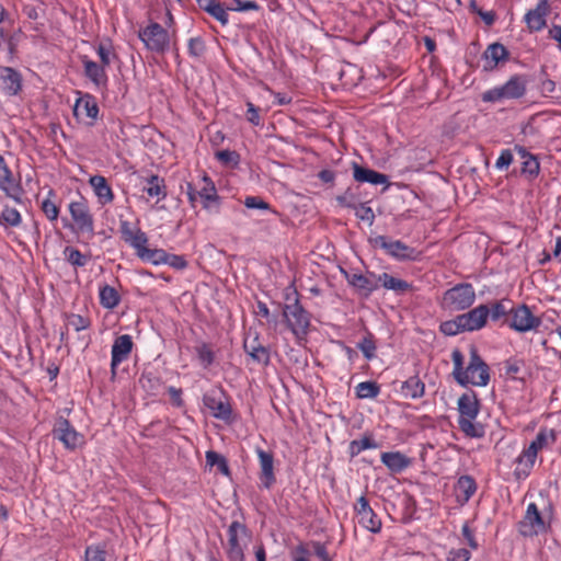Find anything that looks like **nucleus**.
Segmentation results:
<instances>
[{
	"label": "nucleus",
	"instance_id": "4468645a",
	"mask_svg": "<svg viewBox=\"0 0 561 561\" xmlns=\"http://www.w3.org/2000/svg\"><path fill=\"white\" fill-rule=\"evenodd\" d=\"M355 511L360 526L374 534L380 531L381 520L377 517L365 496H360L357 500Z\"/></svg>",
	"mask_w": 561,
	"mask_h": 561
},
{
	"label": "nucleus",
	"instance_id": "4d7b16f0",
	"mask_svg": "<svg viewBox=\"0 0 561 561\" xmlns=\"http://www.w3.org/2000/svg\"><path fill=\"white\" fill-rule=\"evenodd\" d=\"M356 209V217L359 218L363 221L368 222L371 225L375 220V214L373 209L365 204L359 203V207Z\"/></svg>",
	"mask_w": 561,
	"mask_h": 561
},
{
	"label": "nucleus",
	"instance_id": "f8f14e48",
	"mask_svg": "<svg viewBox=\"0 0 561 561\" xmlns=\"http://www.w3.org/2000/svg\"><path fill=\"white\" fill-rule=\"evenodd\" d=\"M0 190L16 204H23L24 188L20 180L14 179L11 170L0 154Z\"/></svg>",
	"mask_w": 561,
	"mask_h": 561
},
{
	"label": "nucleus",
	"instance_id": "052dcab7",
	"mask_svg": "<svg viewBox=\"0 0 561 561\" xmlns=\"http://www.w3.org/2000/svg\"><path fill=\"white\" fill-rule=\"evenodd\" d=\"M216 158L225 164H229V163L237 164L239 161V154L236 151H231V150L217 151Z\"/></svg>",
	"mask_w": 561,
	"mask_h": 561
},
{
	"label": "nucleus",
	"instance_id": "f03ea898",
	"mask_svg": "<svg viewBox=\"0 0 561 561\" xmlns=\"http://www.w3.org/2000/svg\"><path fill=\"white\" fill-rule=\"evenodd\" d=\"M458 425L466 436L474 438L482 437L484 430L482 425L474 422L480 411L479 400L474 391L470 390L465 392L458 399Z\"/></svg>",
	"mask_w": 561,
	"mask_h": 561
},
{
	"label": "nucleus",
	"instance_id": "9d476101",
	"mask_svg": "<svg viewBox=\"0 0 561 561\" xmlns=\"http://www.w3.org/2000/svg\"><path fill=\"white\" fill-rule=\"evenodd\" d=\"M247 526L238 520H233L227 530L228 545L227 556L229 561H244V552L241 546V539L248 537Z\"/></svg>",
	"mask_w": 561,
	"mask_h": 561
},
{
	"label": "nucleus",
	"instance_id": "423d86ee",
	"mask_svg": "<svg viewBox=\"0 0 561 561\" xmlns=\"http://www.w3.org/2000/svg\"><path fill=\"white\" fill-rule=\"evenodd\" d=\"M283 313L286 318L288 328L297 337H301L307 334L310 325V316L297 298L294 304L285 305Z\"/></svg>",
	"mask_w": 561,
	"mask_h": 561
},
{
	"label": "nucleus",
	"instance_id": "6e6d98bb",
	"mask_svg": "<svg viewBox=\"0 0 561 561\" xmlns=\"http://www.w3.org/2000/svg\"><path fill=\"white\" fill-rule=\"evenodd\" d=\"M205 49V43L201 37H193L188 41V53L191 56L201 57Z\"/></svg>",
	"mask_w": 561,
	"mask_h": 561
},
{
	"label": "nucleus",
	"instance_id": "8fccbe9b",
	"mask_svg": "<svg viewBox=\"0 0 561 561\" xmlns=\"http://www.w3.org/2000/svg\"><path fill=\"white\" fill-rule=\"evenodd\" d=\"M459 320L460 314H458L454 320L442 323V332L446 335H456L460 332H466L463 324L459 323Z\"/></svg>",
	"mask_w": 561,
	"mask_h": 561
},
{
	"label": "nucleus",
	"instance_id": "6ab92c4d",
	"mask_svg": "<svg viewBox=\"0 0 561 561\" xmlns=\"http://www.w3.org/2000/svg\"><path fill=\"white\" fill-rule=\"evenodd\" d=\"M203 402L214 417L220 420H228L230 417L231 407L227 400L222 399L220 392L213 391L204 394Z\"/></svg>",
	"mask_w": 561,
	"mask_h": 561
},
{
	"label": "nucleus",
	"instance_id": "4be33fe9",
	"mask_svg": "<svg viewBox=\"0 0 561 561\" xmlns=\"http://www.w3.org/2000/svg\"><path fill=\"white\" fill-rule=\"evenodd\" d=\"M508 56V50L501 43H493L489 45L483 53L484 70H494L501 61H506Z\"/></svg>",
	"mask_w": 561,
	"mask_h": 561
},
{
	"label": "nucleus",
	"instance_id": "c03bdc74",
	"mask_svg": "<svg viewBox=\"0 0 561 561\" xmlns=\"http://www.w3.org/2000/svg\"><path fill=\"white\" fill-rule=\"evenodd\" d=\"M336 202L341 207L357 208L359 198L353 187H348L343 194L336 196Z\"/></svg>",
	"mask_w": 561,
	"mask_h": 561
},
{
	"label": "nucleus",
	"instance_id": "ea45409f",
	"mask_svg": "<svg viewBox=\"0 0 561 561\" xmlns=\"http://www.w3.org/2000/svg\"><path fill=\"white\" fill-rule=\"evenodd\" d=\"M358 399H374L380 393V386L376 381H363L355 387Z\"/></svg>",
	"mask_w": 561,
	"mask_h": 561
},
{
	"label": "nucleus",
	"instance_id": "cd10ccee",
	"mask_svg": "<svg viewBox=\"0 0 561 561\" xmlns=\"http://www.w3.org/2000/svg\"><path fill=\"white\" fill-rule=\"evenodd\" d=\"M89 183L102 205H106L113 202V191L107 183V180L103 175L91 176Z\"/></svg>",
	"mask_w": 561,
	"mask_h": 561
},
{
	"label": "nucleus",
	"instance_id": "dca6fc26",
	"mask_svg": "<svg viewBox=\"0 0 561 561\" xmlns=\"http://www.w3.org/2000/svg\"><path fill=\"white\" fill-rule=\"evenodd\" d=\"M556 435L553 431L548 432L547 430H540L536 435L535 439L530 443L523 454L518 457V461L523 462L526 460L527 465L531 467L535 463L537 454L549 443H554Z\"/></svg>",
	"mask_w": 561,
	"mask_h": 561
},
{
	"label": "nucleus",
	"instance_id": "49530a36",
	"mask_svg": "<svg viewBox=\"0 0 561 561\" xmlns=\"http://www.w3.org/2000/svg\"><path fill=\"white\" fill-rule=\"evenodd\" d=\"M202 9L208 12L211 16H214L217 21H219L222 25L228 23V13L226 9L219 3L215 2V4H203Z\"/></svg>",
	"mask_w": 561,
	"mask_h": 561
},
{
	"label": "nucleus",
	"instance_id": "bb28decb",
	"mask_svg": "<svg viewBox=\"0 0 561 561\" xmlns=\"http://www.w3.org/2000/svg\"><path fill=\"white\" fill-rule=\"evenodd\" d=\"M205 185L197 192L199 198L203 201V206L207 210L218 211L219 196L217 195L216 187L208 176L203 178Z\"/></svg>",
	"mask_w": 561,
	"mask_h": 561
},
{
	"label": "nucleus",
	"instance_id": "338daca9",
	"mask_svg": "<svg viewBox=\"0 0 561 561\" xmlns=\"http://www.w3.org/2000/svg\"><path fill=\"white\" fill-rule=\"evenodd\" d=\"M470 551L465 549V548H460V549H456V550H451L449 552V560L450 561H468L470 559Z\"/></svg>",
	"mask_w": 561,
	"mask_h": 561
},
{
	"label": "nucleus",
	"instance_id": "37998d69",
	"mask_svg": "<svg viewBox=\"0 0 561 561\" xmlns=\"http://www.w3.org/2000/svg\"><path fill=\"white\" fill-rule=\"evenodd\" d=\"M377 444L370 437H363L362 439H355L350 443V455L356 457L365 449L376 448Z\"/></svg>",
	"mask_w": 561,
	"mask_h": 561
},
{
	"label": "nucleus",
	"instance_id": "58836bf2",
	"mask_svg": "<svg viewBox=\"0 0 561 561\" xmlns=\"http://www.w3.org/2000/svg\"><path fill=\"white\" fill-rule=\"evenodd\" d=\"M137 255L142 261L158 265L165 263L167 252L163 249H149L145 245Z\"/></svg>",
	"mask_w": 561,
	"mask_h": 561
},
{
	"label": "nucleus",
	"instance_id": "864d4df0",
	"mask_svg": "<svg viewBox=\"0 0 561 561\" xmlns=\"http://www.w3.org/2000/svg\"><path fill=\"white\" fill-rule=\"evenodd\" d=\"M96 53L101 60V66H103L104 68L106 66H110L112 58L115 57V54L112 51L111 46L103 43H101L98 46Z\"/></svg>",
	"mask_w": 561,
	"mask_h": 561
},
{
	"label": "nucleus",
	"instance_id": "7c9ffc66",
	"mask_svg": "<svg viewBox=\"0 0 561 561\" xmlns=\"http://www.w3.org/2000/svg\"><path fill=\"white\" fill-rule=\"evenodd\" d=\"M85 76L96 85L105 84L107 77L105 68L95 61L84 58L83 59Z\"/></svg>",
	"mask_w": 561,
	"mask_h": 561
},
{
	"label": "nucleus",
	"instance_id": "2f4dec72",
	"mask_svg": "<svg viewBox=\"0 0 561 561\" xmlns=\"http://www.w3.org/2000/svg\"><path fill=\"white\" fill-rule=\"evenodd\" d=\"M378 280L386 289L393 290L397 294H404L412 289V285L407 280L396 278L388 273L378 275Z\"/></svg>",
	"mask_w": 561,
	"mask_h": 561
},
{
	"label": "nucleus",
	"instance_id": "603ef678",
	"mask_svg": "<svg viewBox=\"0 0 561 561\" xmlns=\"http://www.w3.org/2000/svg\"><path fill=\"white\" fill-rule=\"evenodd\" d=\"M358 348L362 351L366 359L375 357L376 345L371 336H365L359 343Z\"/></svg>",
	"mask_w": 561,
	"mask_h": 561
},
{
	"label": "nucleus",
	"instance_id": "f257e3e1",
	"mask_svg": "<svg viewBox=\"0 0 561 561\" xmlns=\"http://www.w3.org/2000/svg\"><path fill=\"white\" fill-rule=\"evenodd\" d=\"M451 360L454 364L453 377L459 385L467 386L470 383L477 387H485L489 383L490 368L474 346H471L470 360L466 368H463V355L460 350L455 348L453 351Z\"/></svg>",
	"mask_w": 561,
	"mask_h": 561
},
{
	"label": "nucleus",
	"instance_id": "5fc2aeb1",
	"mask_svg": "<svg viewBox=\"0 0 561 561\" xmlns=\"http://www.w3.org/2000/svg\"><path fill=\"white\" fill-rule=\"evenodd\" d=\"M291 561H310V551L302 542L290 550Z\"/></svg>",
	"mask_w": 561,
	"mask_h": 561
},
{
	"label": "nucleus",
	"instance_id": "1a4fd4ad",
	"mask_svg": "<svg viewBox=\"0 0 561 561\" xmlns=\"http://www.w3.org/2000/svg\"><path fill=\"white\" fill-rule=\"evenodd\" d=\"M541 324L540 318L533 314L525 304L512 307L507 325L516 332L537 330Z\"/></svg>",
	"mask_w": 561,
	"mask_h": 561
},
{
	"label": "nucleus",
	"instance_id": "13d9d810",
	"mask_svg": "<svg viewBox=\"0 0 561 561\" xmlns=\"http://www.w3.org/2000/svg\"><path fill=\"white\" fill-rule=\"evenodd\" d=\"M197 354L201 363L205 367L209 366L214 362V353L206 344L197 347Z\"/></svg>",
	"mask_w": 561,
	"mask_h": 561
},
{
	"label": "nucleus",
	"instance_id": "c85d7f7f",
	"mask_svg": "<svg viewBox=\"0 0 561 561\" xmlns=\"http://www.w3.org/2000/svg\"><path fill=\"white\" fill-rule=\"evenodd\" d=\"M381 461L392 472H401L410 465L409 458L399 451L382 453Z\"/></svg>",
	"mask_w": 561,
	"mask_h": 561
},
{
	"label": "nucleus",
	"instance_id": "a878e982",
	"mask_svg": "<svg viewBox=\"0 0 561 561\" xmlns=\"http://www.w3.org/2000/svg\"><path fill=\"white\" fill-rule=\"evenodd\" d=\"M73 114L77 118L95 121L99 115V106L95 99L90 94L79 98L75 104Z\"/></svg>",
	"mask_w": 561,
	"mask_h": 561
},
{
	"label": "nucleus",
	"instance_id": "e2e57ef3",
	"mask_svg": "<svg viewBox=\"0 0 561 561\" xmlns=\"http://www.w3.org/2000/svg\"><path fill=\"white\" fill-rule=\"evenodd\" d=\"M234 7L231 8V10L234 11H250V10H257L259 4L254 1L250 0H233Z\"/></svg>",
	"mask_w": 561,
	"mask_h": 561
},
{
	"label": "nucleus",
	"instance_id": "6e6552de",
	"mask_svg": "<svg viewBox=\"0 0 561 561\" xmlns=\"http://www.w3.org/2000/svg\"><path fill=\"white\" fill-rule=\"evenodd\" d=\"M69 213L75 222L78 233L88 234L89 238L94 234V220L90 213L88 203L80 197L69 204Z\"/></svg>",
	"mask_w": 561,
	"mask_h": 561
},
{
	"label": "nucleus",
	"instance_id": "5701e85b",
	"mask_svg": "<svg viewBox=\"0 0 561 561\" xmlns=\"http://www.w3.org/2000/svg\"><path fill=\"white\" fill-rule=\"evenodd\" d=\"M353 178L359 183H370L373 185H389L388 176L373 169L364 168L353 162Z\"/></svg>",
	"mask_w": 561,
	"mask_h": 561
},
{
	"label": "nucleus",
	"instance_id": "79ce46f5",
	"mask_svg": "<svg viewBox=\"0 0 561 561\" xmlns=\"http://www.w3.org/2000/svg\"><path fill=\"white\" fill-rule=\"evenodd\" d=\"M540 171V163L536 156H530L522 162V174L529 180H534L538 176Z\"/></svg>",
	"mask_w": 561,
	"mask_h": 561
},
{
	"label": "nucleus",
	"instance_id": "f3484780",
	"mask_svg": "<svg viewBox=\"0 0 561 561\" xmlns=\"http://www.w3.org/2000/svg\"><path fill=\"white\" fill-rule=\"evenodd\" d=\"M489 305H479L468 312L460 314L459 323H462L466 332H473L485 327L489 318Z\"/></svg>",
	"mask_w": 561,
	"mask_h": 561
},
{
	"label": "nucleus",
	"instance_id": "bf43d9fd",
	"mask_svg": "<svg viewBox=\"0 0 561 561\" xmlns=\"http://www.w3.org/2000/svg\"><path fill=\"white\" fill-rule=\"evenodd\" d=\"M164 264H168L175 270H184L187 266V261L182 255L167 253Z\"/></svg>",
	"mask_w": 561,
	"mask_h": 561
},
{
	"label": "nucleus",
	"instance_id": "9b49d317",
	"mask_svg": "<svg viewBox=\"0 0 561 561\" xmlns=\"http://www.w3.org/2000/svg\"><path fill=\"white\" fill-rule=\"evenodd\" d=\"M518 531L524 537H534L546 531L547 524L535 503H529L522 520L517 524Z\"/></svg>",
	"mask_w": 561,
	"mask_h": 561
},
{
	"label": "nucleus",
	"instance_id": "09e8293b",
	"mask_svg": "<svg viewBox=\"0 0 561 561\" xmlns=\"http://www.w3.org/2000/svg\"><path fill=\"white\" fill-rule=\"evenodd\" d=\"M249 356L261 365H268L270 363V351L262 344H257V347H251Z\"/></svg>",
	"mask_w": 561,
	"mask_h": 561
},
{
	"label": "nucleus",
	"instance_id": "393cba45",
	"mask_svg": "<svg viewBox=\"0 0 561 561\" xmlns=\"http://www.w3.org/2000/svg\"><path fill=\"white\" fill-rule=\"evenodd\" d=\"M0 81L4 92L9 95H15L21 91L22 76L11 67H0Z\"/></svg>",
	"mask_w": 561,
	"mask_h": 561
},
{
	"label": "nucleus",
	"instance_id": "aec40b11",
	"mask_svg": "<svg viewBox=\"0 0 561 561\" xmlns=\"http://www.w3.org/2000/svg\"><path fill=\"white\" fill-rule=\"evenodd\" d=\"M133 350V340L128 334H123L114 340L112 346V359L111 370L112 374H116V367L124 360H126Z\"/></svg>",
	"mask_w": 561,
	"mask_h": 561
},
{
	"label": "nucleus",
	"instance_id": "e433bc0d",
	"mask_svg": "<svg viewBox=\"0 0 561 561\" xmlns=\"http://www.w3.org/2000/svg\"><path fill=\"white\" fill-rule=\"evenodd\" d=\"M148 186L144 191L151 197H158L162 199L167 196L165 185L163 179L158 175H150L147 179Z\"/></svg>",
	"mask_w": 561,
	"mask_h": 561
},
{
	"label": "nucleus",
	"instance_id": "3c124183",
	"mask_svg": "<svg viewBox=\"0 0 561 561\" xmlns=\"http://www.w3.org/2000/svg\"><path fill=\"white\" fill-rule=\"evenodd\" d=\"M84 561H107L106 551L100 546H89L84 551Z\"/></svg>",
	"mask_w": 561,
	"mask_h": 561
},
{
	"label": "nucleus",
	"instance_id": "69168bd1",
	"mask_svg": "<svg viewBox=\"0 0 561 561\" xmlns=\"http://www.w3.org/2000/svg\"><path fill=\"white\" fill-rule=\"evenodd\" d=\"M247 106H248L247 119L254 126L261 125V117L259 114V108L255 107L254 104L251 102H248Z\"/></svg>",
	"mask_w": 561,
	"mask_h": 561
},
{
	"label": "nucleus",
	"instance_id": "c756f323",
	"mask_svg": "<svg viewBox=\"0 0 561 561\" xmlns=\"http://www.w3.org/2000/svg\"><path fill=\"white\" fill-rule=\"evenodd\" d=\"M512 307L511 301L507 299L494 301L489 306V318L493 322H497L503 319V324H507Z\"/></svg>",
	"mask_w": 561,
	"mask_h": 561
},
{
	"label": "nucleus",
	"instance_id": "39448f33",
	"mask_svg": "<svg viewBox=\"0 0 561 561\" xmlns=\"http://www.w3.org/2000/svg\"><path fill=\"white\" fill-rule=\"evenodd\" d=\"M375 247L382 249L389 256L398 261H417L421 252L400 240H392L386 236L373 239Z\"/></svg>",
	"mask_w": 561,
	"mask_h": 561
},
{
	"label": "nucleus",
	"instance_id": "a211bd4d",
	"mask_svg": "<svg viewBox=\"0 0 561 561\" xmlns=\"http://www.w3.org/2000/svg\"><path fill=\"white\" fill-rule=\"evenodd\" d=\"M550 13L549 0H540L535 9L529 10L524 21L530 32H539L547 25V16Z\"/></svg>",
	"mask_w": 561,
	"mask_h": 561
},
{
	"label": "nucleus",
	"instance_id": "774afa93",
	"mask_svg": "<svg viewBox=\"0 0 561 561\" xmlns=\"http://www.w3.org/2000/svg\"><path fill=\"white\" fill-rule=\"evenodd\" d=\"M314 553L321 561H331L325 546L321 542H313Z\"/></svg>",
	"mask_w": 561,
	"mask_h": 561
},
{
	"label": "nucleus",
	"instance_id": "7ed1b4c3",
	"mask_svg": "<svg viewBox=\"0 0 561 561\" xmlns=\"http://www.w3.org/2000/svg\"><path fill=\"white\" fill-rule=\"evenodd\" d=\"M527 79L525 76H512L507 82L501 87H495L482 94L483 102H500L503 100H516L526 94Z\"/></svg>",
	"mask_w": 561,
	"mask_h": 561
},
{
	"label": "nucleus",
	"instance_id": "72a5a7b5",
	"mask_svg": "<svg viewBox=\"0 0 561 561\" xmlns=\"http://www.w3.org/2000/svg\"><path fill=\"white\" fill-rule=\"evenodd\" d=\"M457 496L468 502L477 490V483L470 476H461L457 481Z\"/></svg>",
	"mask_w": 561,
	"mask_h": 561
},
{
	"label": "nucleus",
	"instance_id": "680f3d73",
	"mask_svg": "<svg viewBox=\"0 0 561 561\" xmlns=\"http://www.w3.org/2000/svg\"><path fill=\"white\" fill-rule=\"evenodd\" d=\"M513 162V153L510 149H504L501 151L500 157L495 162V167L499 170L507 169Z\"/></svg>",
	"mask_w": 561,
	"mask_h": 561
},
{
	"label": "nucleus",
	"instance_id": "0e129e2a",
	"mask_svg": "<svg viewBox=\"0 0 561 561\" xmlns=\"http://www.w3.org/2000/svg\"><path fill=\"white\" fill-rule=\"evenodd\" d=\"M244 205L248 208L270 209V205L261 197L256 196H248L244 201Z\"/></svg>",
	"mask_w": 561,
	"mask_h": 561
},
{
	"label": "nucleus",
	"instance_id": "a19ab883",
	"mask_svg": "<svg viewBox=\"0 0 561 561\" xmlns=\"http://www.w3.org/2000/svg\"><path fill=\"white\" fill-rule=\"evenodd\" d=\"M51 197H55V192L53 190H49L48 196L41 204V209L48 220L55 221L59 216V207L51 199Z\"/></svg>",
	"mask_w": 561,
	"mask_h": 561
},
{
	"label": "nucleus",
	"instance_id": "4c0bfd02",
	"mask_svg": "<svg viewBox=\"0 0 561 561\" xmlns=\"http://www.w3.org/2000/svg\"><path fill=\"white\" fill-rule=\"evenodd\" d=\"M205 458H206V463L209 467H216L217 470L226 477L230 476V469L228 466V461L222 455H220L214 450H208V451H206Z\"/></svg>",
	"mask_w": 561,
	"mask_h": 561
},
{
	"label": "nucleus",
	"instance_id": "c9c22d12",
	"mask_svg": "<svg viewBox=\"0 0 561 561\" xmlns=\"http://www.w3.org/2000/svg\"><path fill=\"white\" fill-rule=\"evenodd\" d=\"M22 224L21 213L9 205H3L0 214V226L16 228Z\"/></svg>",
	"mask_w": 561,
	"mask_h": 561
},
{
	"label": "nucleus",
	"instance_id": "2eb2a0df",
	"mask_svg": "<svg viewBox=\"0 0 561 561\" xmlns=\"http://www.w3.org/2000/svg\"><path fill=\"white\" fill-rule=\"evenodd\" d=\"M347 283L355 288V290L364 296L369 297L373 291L379 287L378 276L374 273L364 275L362 273H347L344 272Z\"/></svg>",
	"mask_w": 561,
	"mask_h": 561
},
{
	"label": "nucleus",
	"instance_id": "0eeeda50",
	"mask_svg": "<svg viewBox=\"0 0 561 561\" xmlns=\"http://www.w3.org/2000/svg\"><path fill=\"white\" fill-rule=\"evenodd\" d=\"M139 38L145 46L154 53H164L170 47V36L159 23H150L139 31Z\"/></svg>",
	"mask_w": 561,
	"mask_h": 561
},
{
	"label": "nucleus",
	"instance_id": "ddd939ff",
	"mask_svg": "<svg viewBox=\"0 0 561 561\" xmlns=\"http://www.w3.org/2000/svg\"><path fill=\"white\" fill-rule=\"evenodd\" d=\"M53 434L67 449L73 450L83 443V436L65 417L58 419Z\"/></svg>",
	"mask_w": 561,
	"mask_h": 561
},
{
	"label": "nucleus",
	"instance_id": "f704fd0d",
	"mask_svg": "<svg viewBox=\"0 0 561 561\" xmlns=\"http://www.w3.org/2000/svg\"><path fill=\"white\" fill-rule=\"evenodd\" d=\"M99 296L101 306L106 309H114L121 301L117 290L110 285L101 286Z\"/></svg>",
	"mask_w": 561,
	"mask_h": 561
},
{
	"label": "nucleus",
	"instance_id": "de8ad7c7",
	"mask_svg": "<svg viewBox=\"0 0 561 561\" xmlns=\"http://www.w3.org/2000/svg\"><path fill=\"white\" fill-rule=\"evenodd\" d=\"M65 255L67 261L73 266L81 267L84 266L88 262V257L84 254H82L79 250L72 247H66Z\"/></svg>",
	"mask_w": 561,
	"mask_h": 561
},
{
	"label": "nucleus",
	"instance_id": "20e7f679",
	"mask_svg": "<svg viewBox=\"0 0 561 561\" xmlns=\"http://www.w3.org/2000/svg\"><path fill=\"white\" fill-rule=\"evenodd\" d=\"M476 300V291L470 283H460L444 293L443 307L454 311L470 308Z\"/></svg>",
	"mask_w": 561,
	"mask_h": 561
},
{
	"label": "nucleus",
	"instance_id": "b1692460",
	"mask_svg": "<svg viewBox=\"0 0 561 561\" xmlns=\"http://www.w3.org/2000/svg\"><path fill=\"white\" fill-rule=\"evenodd\" d=\"M123 240L133 247L138 253L148 242V238L139 228H131L128 221H122L119 226Z\"/></svg>",
	"mask_w": 561,
	"mask_h": 561
},
{
	"label": "nucleus",
	"instance_id": "473e14b6",
	"mask_svg": "<svg viewBox=\"0 0 561 561\" xmlns=\"http://www.w3.org/2000/svg\"><path fill=\"white\" fill-rule=\"evenodd\" d=\"M425 391L424 382L417 377L412 376L401 386V392L405 398L419 399L423 397Z\"/></svg>",
	"mask_w": 561,
	"mask_h": 561
},
{
	"label": "nucleus",
	"instance_id": "412c9836",
	"mask_svg": "<svg viewBox=\"0 0 561 561\" xmlns=\"http://www.w3.org/2000/svg\"><path fill=\"white\" fill-rule=\"evenodd\" d=\"M256 454L261 468L260 479L264 488L270 489L275 482L273 454L261 448H256Z\"/></svg>",
	"mask_w": 561,
	"mask_h": 561
},
{
	"label": "nucleus",
	"instance_id": "a18cd8bd",
	"mask_svg": "<svg viewBox=\"0 0 561 561\" xmlns=\"http://www.w3.org/2000/svg\"><path fill=\"white\" fill-rule=\"evenodd\" d=\"M67 323H66V330L68 328H72L76 331H82L88 329L91 325V321L89 318L82 317L80 314L76 313H69L66 314Z\"/></svg>",
	"mask_w": 561,
	"mask_h": 561
}]
</instances>
